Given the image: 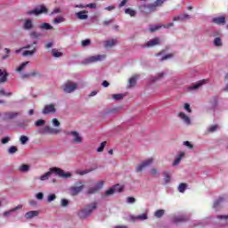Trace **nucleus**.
Wrapping results in <instances>:
<instances>
[{
	"instance_id": "nucleus-1",
	"label": "nucleus",
	"mask_w": 228,
	"mask_h": 228,
	"mask_svg": "<svg viewBox=\"0 0 228 228\" xmlns=\"http://www.w3.org/2000/svg\"><path fill=\"white\" fill-rule=\"evenodd\" d=\"M52 174H55V175H58L62 179H70V177H72V174H70V172H65L60 167H51L49 171L41 175L39 179L41 181H48Z\"/></svg>"
},
{
	"instance_id": "nucleus-2",
	"label": "nucleus",
	"mask_w": 228,
	"mask_h": 228,
	"mask_svg": "<svg viewBox=\"0 0 228 228\" xmlns=\"http://www.w3.org/2000/svg\"><path fill=\"white\" fill-rule=\"evenodd\" d=\"M165 1L166 0H157L154 4L141 5L139 9L143 13H152V12H156V8H158V6H161Z\"/></svg>"
},
{
	"instance_id": "nucleus-3",
	"label": "nucleus",
	"mask_w": 228,
	"mask_h": 228,
	"mask_svg": "<svg viewBox=\"0 0 228 228\" xmlns=\"http://www.w3.org/2000/svg\"><path fill=\"white\" fill-rule=\"evenodd\" d=\"M97 209V203L94 202L87 206L86 208H83L78 211V216L81 220H85V218H88L90 215H92V211Z\"/></svg>"
},
{
	"instance_id": "nucleus-4",
	"label": "nucleus",
	"mask_w": 228,
	"mask_h": 228,
	"mask_svg": "<svg viewBox=\"0 0 228 228\" xmlns=\"http://www.w3.org/2000/svg\"><path fill=\"white\" fill-rule=\"evenodd\" d=\"M83 190H85V185L82 182H77L75 186L69 187V195H72V197H76V195H79V193H81Z\"/></svg>"
},
{
	"instance_id": "nucleus-5",
	"label": "nucleus",
	"mask_w": 228,
	"mask_h": 228,
	"mask_svg": "<svg viewBox=\"0 0 228 228\" xmlns=\"http://www.w3.org/2000/svg\"><path fill=\"white\" fill-rule=\"evenodd\" d=\"M154 163V158L147 159L146 160H143L141 164L137 165L135 167V172L140 173L143 172L147 167H151Z\"/></svg>"
},
{
	"instance_id": "nucleus-6",
	"label": "nucleus",
	"mask_w": 228,
	"mask_h": 228,
	"mask_svg": "<svg viewBox=\"0 0 228 228\" xmlns=\"http://www.w3.org/2000/svg\"><path fill=\"white\" fill-rule=\"evenodd\" d=\"M62 90L66 94H72V92L77 90V84L72 81H68L62 86Z\"/></svg>"
},
{
	"instance_id": "nucleus-7",
	"label": "nucleus",
	"mask_w": 228,
	"mask_h": 228,
	"mask_svg": "<svg viewBox=\"0 0 228 228\" xmlns=\"http://www.w3.org/2000/svg\"><path fill=\"white\" fill-rule=\"evenodd\" d=\"M38 133L40 134H59V133H61V130L57 129V128H53L49 126H46L39 129Z\"/></svg>"
},
{
	"instance_id": "nucleus-8",
	"label": "nucleus",
	"mask_w": 228,
	"mask_h": 228,
	"mask_svg": "<svg viewBox=\"0 0 228 228\" xmlns=\"http://www.w3.org/2000/svg\"><path fill=\"white\" fill-rule=\"evenodd\" d=\"M103 60H106V55L99 54V55H94V56L86 58L84 60V63H86V65H88V63H95L97 61H102Z\"/></svg>"
},
{
	"instance_id": "nucleus-9",
	"label": "nucleus",
	"mask_w": 228,
	"mask_h": 228,
	"mask_svg": "<svg viewBox=\"0 0 228 228\" xmlns=\"http://www.w3.org/2000/svg\"><path fill=\"white\" fill-rule=\"evenodd\" d=\"M66 134L72 138L73 143H83V136L79 134V132L69 131L67 132Z\"/></svg>"
},
{
	"instance_id": "nucleus-10",
	"label": "nucleus",
	"mask_w": 228,
	"mask_h": 228,
	"mask_svg": "<svg viewBox=\"0 0 228 228\" xmlns=\"http://www.w3.org/2000/svg\"><path fill=\"white\" fill-rule=\"evenodd\" d=\"M48 10L47 7H45V5H40L39 7H37L34 10L31 11H28L26 12V15H36L38 16L41 13H47Z\"/></svg>"
},
{
	"instance_id": "nucleus-11",
	"label": "nucleus",
	"mask_w": 228,
	"mask_h": 228,
	"mask_svg": "<svg viewBox=\"0 0 228 228\" xmlns=\"http://www.w3.org/2000/svg\"><path fill=\"white\" fill-rule=\"evenodd\" d=\"M102 186H104V181H99L94 187H91L88 189L87 193L89 195H92V193H96V191H99V190H101Z\"/></svg>"
},
{
	"instance_id": "nucleus-12",
	"label": "nucleus",
	"mask_w": 228,
	"mask_h": 228,
	"mask_svg": "<svg viewBox=\"0 0 228 228\" xmlns=\"http://www.w3.org/2000/svg\"><path fill=\"white\" fill-rule=\"evenodd\" d=\"M209 80L208 79H203L199 81L196 84H193L192 86H189L187 88L188 92H191L192 90H197L198 88H200L202 86V85H206V83H208Z\"/></svg>"
},
{
	"instance_id": "nucleus-13",
	"label": "nucleus",
	"mask_w": 228,
	"mask_h": 228,
	"mask_svg": "<svg viewBox=\"0 0 228 228\" xmlns=\"http://www.w3.org/2000/svg\"><path fill=\"white\" fill-rule=\"evenodd\" d=\"M118 44V39H108L103 42V45L105 49H111V47H115Z\"/></svg>"
},
{
	"instance_id": "nucleus-14",
	"label": "nucleus",
	"mask_w": 228,
	"mask_h": 228,
	"mask_svg": "<svg viewBox=\"0 0 228 228\" xmlns=\"http://www.w3.org/2000/svg\"><path fill=\"white\" fill-rule=\"evenodd\" d=\"M49 113H56L54 104L45 105L43 110V115H49Z\"/></svg>"
},
{
	"instance_id": "nucleus-15",
	"label": "nucleus",
	"mask_w": 228,
	"mask_h": 228,
	"mask_svg": "<svg viewBox=\"0 0 228 228\" xmlns=\"http://www.w3.org/2000/svg\"><path fill=\"white\" fill-rule=\"evenodd\" d=\"M159 44H160L159 37H155L148 41L146 45H143V47H154V45H159Z\"/></svg>"
},
{
	"instance_id": "nucleus-16",
	"label": "nucleus",
	"mask_w": 228,
	"mask_h": 228,
	"mask_svg": "<svg viewBox=\"0 0 228 228\" xmlns=\"http://www.w3.org/2000/svg\"><path fill=\"white\" fill-rule=\"evenodd\" d=\"M178 117L181 118V120H183V122H184L186 126H190L191 124V119L190 117L185 115L184 112H179Z\"/></svg>"
},
{
	"instance_id": "nucleus-17",
	"label": "nucleus",
	"mask_w": 228,
	"mask_h": 228,
	"mask_svg": "<svg viewBox=\"0 0 228 228\" xmlns=\"http://www.w3.org/2000/svg\"><path fill=\"white\" fill-rule=\"evenodd\" d=\"M19 115H20V113H19V112H5V113H4V118L5 120H12V119L19 117Z\"/></svg>"
},
{
	"instance_id": "nucleus-18",
	"label": "nucleus",
	"mask_w": 228,
	"mask_h": 228,
	"mask_svg": "<svg viewBox=\"0 0 228 228\" xmlns=\"http://www.w3.org/2000/svg\"><path fill=\"white\" fill-rule=\"evenodd\" d=\"M23 29H25L26 31L33 29V20H31L30 19H26L23 22Z\"/></svg>"
},
{
	"instance_id": "nucleus-19",
	"label": "nucleus",
	"mask_w": 228,
	"mask_h": 228,
	"mask_svg": "<svg viewBox=\"0 0 228 228\" xmlns=\"http://www.w3.org/2000/svg\"><path fill=\"white\" fill-rule=\"evenodd\" d=\"M86 13H88V11H80L76 13V17L80 20H86V19H88V14Z\"/></svg>"
},
{
	"instance_id": "nucleus-20",
	"label": "nucleus",
	"mask_w": 228,
	"mask_h": 228,
	"mask_svg": "<svg viewBox=\"0 0 228 228\" xmlns=\"http://www.w3.org/2000/svg\"><path fill=\"white\" fill-rule=\"evenodd\" d=\"M6 79H8V72L0 69V83H6Z\"/></svg>"
},
{
	"instance_id": "nucleus-21",
	"label": "nucleus",
	"mask_w": 228,
	"mask_h": 228,
	"mask_svg": "<svg viewBox=\"0 0 228 228\" xmlns=\"http://www.w3.org/2000/svg\"><path fill=\"white\" fill-rule=\"evenodd\" d=\"M37 53V47H33L31 50H23L21 56L27 57V56H33Z\"/></svg>"
},
{
	"instance_id": "nucleus-22",
	"label": "nucleus",
	"mask_w": 228,
	"mask_h": 228,
	"mask_svg": "<svg viewBox=\"0 0 228 228\" xmlns=\"http://www.w3.org/2000/svg\"><path fill=\"white\" fill-rule=\"evenodd\" d=\"M35 216H38V211L37 210H32L25 214L27 220H31V218H35Z\"/></svg>"
},
{
	"instance_id": "nucleus-23",
	"label": "nucleus",
	"mask_w": 228,
	"mask_h": 228,
	"mask_svg": "<svg viewBox=\"0 0 228 228\" xmlns=\"http://www.w3.org/2000/svg\"><path fill=\"white\" fill-rule=\"evenodd\" d=\"M39 29H43L45 31H49L51 29H53L54 28L53 27V25L49 24V23H42L38 26Z\"/></svg>"
},
{
	"instance_id": "nucleus-24",
	"label": "nucleus",
	"mask_w": 228,
	"mask_h": 228,
	"mask_svg": "<svg viewBox=\"0 0 228 228\" xmlns=\"http://www.w3.org/2000/svg\"><path fill=\"white\" fill-rule=\"evenodd\" d=\"M18 209H22V205H18L16 208H11L9 211L4 212V216H10L12 213H15Z\"/></svg>"
},
{
	"instance_id": "nucleus-25",
	"label": "nucleus",
	"mask_w": 228,
	"mask_h": 228,
	"mask_svg": "<svg viewBox=\"0 0 228 228\" xmlns=\"http://www.w3.org/2000/svg\"><path fill=\"white\" fill-rule=\"evenodd\" d=\"M184 156V151H182L178 154V156L175 158V161L173 162L174 167H177L181 163V159H183Z\"/></svg>"
},
{
	"instance_id": "nucleus-26",
	"label": "nucleus",
	"mask_w": 228,
	"mask_h": 228,
	"mask_svg": "<svg viewBox=\"0 0 228 228\" xmlns=\"http://www.w3.org/2000/svg\"><path fill=\"white\" fill-rule=\"evenodd\" d=\"M138 80V75L132 77L128 81V88H133L136 85V81Z\"/></svg>"
},
{
	"instance_id": "nucleus-27",
	"label": "nucleus",
	"mask_w": 228,
	"mask_h": 228,
	"mask_svg": "<svg viewBox=\"0 0 228 228\" xmlns=\"http://www.w3.org/2000/svg\"><path fill=\"white\" fill-rule=\"evenodd\" d=\"M225 200V198L219 197L215 202H214V209H218V206L223 204Z\"/></svg>"
},
{
	"instance_id": "nucleus-28",
	"label": "nucleus",
	"mask_w": 228,
	"mask_h": 228,
	"mask_svg": "<svg viewBox=\"0 0 228 228\" xmlns=\"http://www.w3.org/2000/svg\"><path fill=\"white\" fill-rule=\"evenodd\" d=\"M29 65V61L22 62L18 68H16V72H22L23 70H26V67Z\"/></svg>"
},
{
	"instance_id": "nucleus-29",
	"label": "nucleus",
	"mask_w": 228,
	"mask_h": 228,
	"mask_svg": "<svg viewBox=\"0 0 228 228\" xmlns=\"http://www.w3.org/2000/svg\"><path fill=\"white\" fill-rule=\"evenodd\" d=\"M213 22H215V24H225V17L220 16L217 18H214Z\"/></svg>"
},
{
	"instance_id": "nucleus-30",
	"label": "nucleus",
	"mask_w": 228,
	"mask_h": 228,
	"mask_svg": "<svg viewBox=\"0 0 228 228\" xmlns=\"http://www.w3.org/2000/svg\"><path fill=\"white\" fill-rule=\"evenodd\" d=\"M187 19H190V15L188 14H182L179 16H175L173 20L177 21V20H186Z\"/></svg>"
},
{
	"instance_id": "nucleus-31",
	"label": "nucleus",
	"mask_w": 228,
	"mask_h": 228,
	"mask_svg": "<svg viewBox=\"0 0 228 228\" xmlns=\"http://www.w3.org/2000/svg\"><path fill=\"white\" fill-rule=\"evenodd\" d=\"M165 72H160L156 77H151L152 83H154L155 81H159V79H163V77H165Z\"/></svg>"
},
{
	"instance_id": "nucleus-32",
	"label": "nucleus",
	"mask_w": 228,
	"mask_h": 228,
	"mask_svg": "<svg viewBox=\"0 0 228 228\" xmlns=\"http://www.w3.org/2000/svg\"><path fill=\"white\" fill-rule=\"evenodd\" d=\"M18 170L23 173L29 172V165L23 164L19 167Z\"/></svg>"
},
{
	"instance_id": "nucleus-33",
	"label": "nucleus",
	"mask_w": 228,
	"mask_h": 228,
	"mask_svg": "<svg viewBox=\"0 0 228 228\" xmlns=\"http://www.w3.org/2000/svg\"><path fill=\"white\" fill-rule=\"evenodd\" d=\"M52 56H53V58H61V56H63V53L56 49H53Z\"/></svg>"
},
{
	"instance_id": "nucleus-34",
	"label": "nucleus",
	"mask_w": 228,
	"mask_h": 228,
	"mask_svg": "<svg viewBox=\"0 0 228 228\" xmlns=\"http://www.w3.org/2000/svg\"><path fill=\"white\" fill-rule=\"evenodd\" d=\"M53 22L54 24H61V22H65V18L63 16H57L53 19Z\"/></svg>"
},
{
	"instance_id": "nucleus-35",
	"label": "nucleus",
	"mask_w": 228,
	"mask_h": 228,
	"mask_svg": "<svg viewBox=\"0 0 228 228\" xmlns=\"http://www.w3.org/2000/svg\"><path fill=\"white\" fill-rule=\"evenodd\" d=\"M125 13L126 15H130V17H135L136 15V11L131 9V8H127L125 10Z\"/></svg>"
},
{
	"instance_id": "nucleus-36",
	"label": "nucleus",
	"mask_w": 228,
	"mask_h": 228,
	"mask_svg": "<svg viewBox=\"0 0 228 228\" xmlns=\"http://www.w3.org/2000/svg\"><path fill=\"white\" fill-rule=\"evenodd\" d=\"M163 175H164L165 184H168V183H170V180H171L170 174L168 172H164Z\"/></svg>"
},
{
	"instance_id": "nucleus-37",
	"label": "nucleus",
	"mask_w": 228,
	"mask_h": 228,
	"mask_svg": "<svg viewBox=\"0 0 228 228\" xmlns=\"http://www.w3.org/2000/svg\"><path fill=\"white\" fill-rule=\"evenodd\" d=\"M112 188L114 190V193H120V191L124 190V187L120 184L114 185Z\"/></svg>"
},
{
	"instance_id": "nucleus-38",
	"label": "nucleus",
	"mask_w": 228,
	"mask_h": 228,
	"mask_svg": "<svg viewBox=\"0 0 228 228\" xmlns=\"http://www.w3.org/2000/svg\"><path fill=\"white\" fill-rule=\"evenodd\" d=\"M90 172H92V169H85V170H77L76 174H77L78 175H85L86 174H90Z\"/></svg>"
},
{
	"instance_id": "nucleus-39",
	"label": "nucleus",
	"mask_w": 228,
	"mask_h": 228,
	"mask_svg": "<svg viewBox=\"0 0 228 228\" xmlns=\"http://www.w3.org/2000/svg\"><path fill=\"white\" fill-rule=\"evenodd\" d=\"M132 218L133 220H147L148 216H147V214L144 213Z\"/></svg>"
},
{
	"instance_id": "nucleus-40",
	"label": "nucleus",
	"mask_w": 228,
	"mask_h": 228,
	"mask_svg": "<svg viewBox=\"0 0 228 228\" xmlns=\"http://www.w3.org/2000/svg\"><path fill=\"white\" fill-rule=\"evenodd\" d=\"M20 142L21 145H26V143H28V142H29V138L26 135H21L20 138Z\"/></svg>"
},
{
	"instance_id": "nucleus-41",
	"label": "nucleus",
	"mask_w": 228,
	"mask_h": 228,
	"mask_svg": "<svg viewBox=\"0 0 228 228\" xmlns=\"http://www.w3.org/2000/svg\"><path fill=\"white\" fill-rule=\"evenodd\" d=\"M163 215H165V210L159 209L155 212L154 216H156V218H161V216H163Z\"/></svg>"
},
{
	"instance_id": "nucleus-42",
	"label": "nucleus",
	"mask_w": 228,
	"mask_h": 228,
	"mask_svg": "<svg viewBox=\"0 0 228 228\" xmlns=\"http://www.w3.org/2000/svg\"><path fill=\"white\" fill-rule=\"evenodd\" d=\"M150 174L151 175H152L153 177H159V172L158 171V169L156 168H151L150 170Z\"/></svg>"
},
{
	"instance_id": "nucleus-43",
	"label": "nucleus",
	"mask_w": 228,
	"mask_h": 228,
	"mask_svg": "<svg viewBox=\"0 0 228 228\" xmlns=\"http://www.w3.org/2000/svg\"><path fill=\"white\" fill-rule=\"evenodd\" d=\"M112 99H114V101H122V99H124V94H113Z\"/></svg>"
},
{
	"instance_id": "nucleus-44",
	"label": "nucleus",
	"mask_w": 228,
	"mask_h": 228,
	"mask_svg": "<svg viewBox=\"0 0 228 228\" xmlns=\"http://www.w3.org/2000/svg\"><path fill=\"white\" fill-rule=\"evenodd\" d=\"M214 45H216V47H222V39L220 37L215 38Z\"/></svg>"
},
{
	"instance_id": "nucleus-45",
	"label": "nucleus",
	"mask_w": 228,
	"mask_h": 228,
	"mask_svg": "<svg viewBox=\"0 0 228 228\" xmlns=\"http://www.w3.org/2000/svg\"><path fill=\"white\" fill-rule=\"evenodd\" d=\"M46 200H47V202H53V201L56 200V194H54V193L49 194L47 196Z\"/></svg>"
},
{
	"instance_id": "nucleus-46",
	"label": "nucleus",
	"mask_w": 228,
	"mask_h": 228,
	"mask_svg": "<svg viewBox=\"0 0 228 228\" xmlns=\"http://www.w3.org/2000/svg\"><path fill=\"white\" fill-rule=\"evenodd\" d=\"M36 127H40L41 126H45V120L44 119H39L35 122Z\"/></svg>"
},
{
	"instance_id": "nucleus-47",
	"label": "nucleus",
	"mask_w": 228,
	"mask_h": 228,
	"mask_svg": "<svg viewBox=\"0 0 228 228\" xmlns=\"http://www.w3.org/2000/svg\"><path fill=\"white\" fill-rule=\"evenodd\" d=\"M185 190H186V183H181L178 186V191H180V193H184Z\"/></svg>"
},
{
	"instance_id": "nucleus-48",
	"label": "nucleus",
	"mask_w": 228,
	"mask_h": 228,
	"mask_svg": "<svg viewBox=\"0 0 228 228\" xmlns=\"http://www.w3.org/2000/svg\"><path fill=\"white\" fill-rule=\"evenodd\" d=\"M106 142H102L101 144H100V147L97 148V151L98 152H102V151H104V147H106Z\"/></svg>"
},
{
	"instance_id": "nucleus-49",
	"label": "nucleus",
	"mask_w": 228,
	"mask_h": 228,
	"mask_svg": "<svg viewBox=\"0 0 228 228\" xmlns=\"http://www.w3.org/2000/svg\"><path fill=\"white\" fill-rule=\"evenodd\" d=\"M113 193H115V191H114L113 187H112V188H110V189H109V190H107L105 191L104 196L105 197H110V195H113Z\"/></svg>"
},
{
	"instance_id": "nucleus-50",
	"label": "nucleus",
	"mask_w": 228,
	"mask_h": 228,
	"mask_svg": "<svg viewBox=\"0 0 228 228\" xmlns=\"http://www.w3.org/2000/svg\"><path fill=\"white\" fill-rule=\"evenodd\" d=\"M52 124L53 127H60V121L58 120V118H53L52 120Z\"/></svg>"
},
{
	"instance_id": "nucleus-51",
	"label": "nucleus",
	"mask_w": 228,
	"mask_h": 228,
	"mask_svg": "<svg viewBox=\"0 0 228 228\" xmlns=\"http://www.w3.org/2000/svg\"><path fill=\"white\" fill-rule=\"evenodd\" d=\"M8 152H9V154H15V152H17V147H15V146H11V147L8 149Z\"/></svg>"
},
{
	"instance_id": "nucleus-52",
	"label": "nucleus",
	"mask_w": 228,
	"mask_h": 228,
	"mask_svg": "<svg viewBox=\"0 0 228 228\" xmlns=\"http://www.w3.org/2000/svg\"><path fill=\"white\" fill-rule=\"evenodd\" d=\"M61 206H62V208H67V206H69V200L66 199H62L61 200Z\"/></svg>"
},
{
	"instance_id": "nucleus-53",
	"label": "nucleus",
	"mask_w": 228,
	"mask_h": 228,
	"mask_svg": "<svg viewBox=\"0 0 228 228\" xmlns=\"http://www.w3.org/2000/svg\"><path fill=\"white\" fill-rule=\"evenodd\" d=\"M160 28H161V26H159V25L151 26V27H150V31H151V33H154V31H158V29H159Z\"/></svg>"
},
{
	"instance_id": "nucleus-54",
	"label": "nucleus",
	"mask_w": 228,
	"mask_h": 228,
	"mask_svg": "<svg viewBox=\"0 0 228 228\" xmlns=\"http://www.w3.org/2000/svg\"><path fill=\"white\" fill-rule=\"evenodd\" d=\"M39 37H40V34L37 33V31L30 32V37L31 38H38Z\"/></svg>"
},
{
	"instance_id": "nucleus-55",
	"label": "nucleus",
	"mask_w": 228,
	"mask_h": 228,
	"mask_svg": "<svg viewBox=\"0 0 228 228\" xmlns=\"http://www.w3.org/2000/svg\"><path fill=\"white\" fill-rule=\"evenodd\" d=\"M58 13H61V9L56 7V8L53 9V11L51 12L50 15H56Z\"/></svg>"
},
{
	"instance_id": "nucleus-56",
	"label": "nucleus",
	"mask_w": 228,
	"mask_h": 228,
	"mask_svg": "<svg viewBox=\"0 0 228 228\" xmlns=\"http://www.w3.org/2000/svg\"><path fill=\"white\" fill-rule=\"evenodd\" d=\"M90 44H91L90 39L83 40L82 41V47H86V46L90 45Z\"/></svg>"
},
{
	"instance_id": "nucleus-57",
	"label": "nucleus",
	"mask_w": 228,
	"mask_h": 228,
	"mask_svg": "<svg viewBox=\"0 0 228 228\" xmlns=\"http://www.w3.org/2000/svg\"><path fill=\"white\" fill-rule=\"evenodd\" d=\"M86 8H91L92 10H95V8H97V4L93 3V4H86Z\"/></svg>"
},
{
	"instance_id": "nucleus-58",
	"label": "nucleus",
	"mask_w": 228,
	"mask_h": 228,
	"mask_svg": "<svg viewBox=\"0 0 228 228\" xmlns=\"http://www.w3.org/2000/svg\"><path fill=\"white\" fill-rule=\"evenodd\" d=\"M126 202H127L128 204H134V202H136V200H135L134 198H133V197H128V198L126 199Z\"/></svg>"
},
{
	"instance_id": "nucleus-59",
	"label": "nucleus",
	"mask_w": 228,
	"mask_h": 228,
	"mask_svg": "<svg viewBox=\"0 0 228 228\" xmlns=\"http://www.w3.org/2000/svg\"><path fill=\"white\" fill-rule=\"evenodd\" d=\"M216 129H218V126L214 125L208 128V131H209V133H215V131H216Z\"/></svg>"
},
{
	"instance_id": "nucleus-60",
	"label": "nucleus",
	"mask_w": 228,
	"mask_h": 228,
	"mask_svg": "<svg viewBox=\"0 0 228 228\" xmlns=\"http://www.w3.org/2000/svg\"><path fill=\"white\" fill-rule=\"evenodd\" d=\"M183 110H185V111H187L188 113H191V109L190 108L189 103L184 104Z\"/></svg>"
},
{
	"instance_id": "nucleus-61",
	"label": "nucleus",
	"mask_w": 228,
	"mask_h": 228,
	"mask_svg": "<svg viewBox=\"0 0 228 228\" xmlns=\"http://www.w3.org/2000/svg\"><path fill=\"white\" fill-rule=\"evenodd\" d=\"M36 198L37 199V200H42L44 199V193L43 192L37 193Z\"/></svg>"
},
{
	"instance_id": "nucleus-62",
	"label": "nucleus",
	"mask_w": 228,
	"mask_h": 228,
	"mask_svg": "<svg viewBox=\"0 0 228 228\" xmlns=\"http://www.w3.org/2000/svg\"><path fill=\"white\" fill-rule=\"evenodd\" d=\"M183 145H185V147H188L189 149H193V144L190 143V142L188 141L183 142Z\"/></svg>"
},
{
	"instance_id": "nucleus-63",
	"label": "nucleus",
	"mask_w": 228,
	"mask_h": 228,
	"mask_svg": "<svg viewBox=\"0 0 228 228\" xmlns=\"http://www.w3.org/2000/svg\"><path fill=\"white\" fill-rule=\"evenodd\" d=\"M8 142H10V137H9V136L4 137V138L2 139V143H3L4 145H5V143H8Z\"/></svg>"
},
{
	"instance_id": "nucleus-64",
	"label": "nucleus",
	"mask_w": 228,
	"mask_h": 228,
	"mask_svg": "<svg viewBox=\"0 0 228 228\" xmlns=\"http://www.w3.org/2000/svg\"><path fill=\"white\" fill-rule=\"evenodd\" d=\"M129 2V0H123L120 4H119V8H123V6L125 4H127V3Z\"/></svg>"
}]
</instances>
